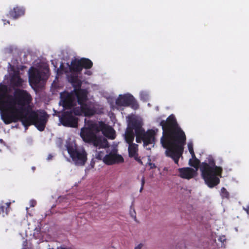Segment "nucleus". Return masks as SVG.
Returning <instances> with one entry per match:
<instances>
[{"label": "nucleus", "mask_w": 249, "mask_h": 249, "mask_svg": "<svg viewBox=\"0 0 249 249\" xmlns=\"http://www.w3.org/2000/svg\"><path fill=\"white\" fill-rule=\"evenodd\" d=\"M67 149L72 160L75 165L78 163V149L76 139L71 136L67 141Z\"/></svg>", "instance_id": "obj_10"}, {"label": "nucleus", "mask_w": 249, "mask_h": 249, "mask_svg": "<svg viewBox=\"0 0 249 249\" xmlns=\"http://www.w3.org/2000/svg\"><path fill=\"white\" fill-rule=\"evenodd\" d=\"M200 163V160L198 159H197L196 156L195 158H192V159H190L189 161V165L191 166L194 167L196 169H198Z\"/></svg>", "instance_id": "obj_21"}, {"label": "nucleus", "mask_w": 249, "mask_h": 249, "mask_svg": "<svg viewBox=\"0 0 249 249\" xmlns=\"http://www.w3.org/2000/svg\"><path fill=\"white\" fill-rule=\"evenodd\" d=\"M245 210L246 211L247 213L249 214V205L248 206H247L246 209H245Z\"/></svg>", "instance_id": "obj_30"}, {"label": "nucleus", "mask_w": 249, "mask_h": 249, "mask_svg": "<svg viewBox=\"0 0 249 249\" xmlns=\"http://www.w3.org/2000/svg\"><path fill=\"white\" fill-rule=\"evenodd\" d=\"M160 124L163 131L160 142L163 147L166 149L165 155L178 164L186 142L185 133L173 114L169 116L166 120H161Z\"/></svg>", "instance_id": "obj_3"}, {"label": "nucleus", "mask_w": 249, "mask_h": 249, "mask_svg": "<svg viewBox=\"0 0 249 249\" xmlns=\"http://www.w3.org/2000/svg\"><path fill=\"white\" fill-rule=\"evenodd\" d=\"M11 203L10 202H9V203H6V205H7L8 207H9Z\"/></svg>", "instance_id": "obj_34"}, {"label": "nucleus", "mask_w": 249, "mask_h": 249, "mask_svg": "<svg viewBox=\"0 0 249 249\" xmlns=\"http://www.w3.org/2000/svg\"><path fill=\"white\" fill-rule=\"evenodd\" d=\"M0 142H2V140L0 139Z\"/></svg>", "instance_id": "obj_35"}, {"label": "nucleus", "mask_w": 249, "mask_h": 249, "mask_svg": "<svg viewBox=\"0 0 249 249\" xmlns=\"http://www.w3.org/2000/svg\"><path fill=\"white\" fill-rule=\"evenodd\" d=\"M221 195L223 197L226 198H228L229 197V193L227 191V189L224 187H222L221 189Z\"/></svg>", "instance_id": "obj_23"}, {"label": "nucleus", "mask_w": 249, "mask_h": 249, "mask_svg": "<svg viewBox=\"0 0 249 249\" xmlns=\"http://www.w3.org/2000/svg\"><path fill=\"white\" fill-rule=\"evenodd\" d=\"M80 136L85 142L91 143L94 146L99 148L104 147V143L107 142L105 139L103 140L101 136H97L90 129L86 128L85 130L82 129Z\"/></svg>", "instance_id": "obj_6"}, {"label": "nucleus", "mask_w": 249, "mask_h": 249, "mask_svg": "<svg viewBox=\"0 0 249 249\" xmlns=\"http://www.w3.org/2000/svg\"><path fill=\"white\" fill-rule=\"evenodd\" d=\"M0 209H1V211L3 212V211H4V207L3 206H1L0 207Z\"/></svg>", "instance_id": "obj_32"}, {"label": "nucleus", "mask_w": 249, "mask_h": 249, "mask_svg": "<svg viewBox=\"0 0 249 249\" xmlns=\"http://www.w3.org/2000/svg\"><path fill=\"white\" fill-rule=\"evenodd\" d=\"M23 82V80L19 76V72L16 71L12 77V83L16 87H20Z\"/></svg>", "instance_id": "obj_18"}, {"label": "nucleus", "mask_w": 249, "mask_h": 249, "mask_svg": "<svg viewBox=\"0 0 249 249\" xmlns=\"http://www.w3.org/2000/svg\"><path fill=\"white\" fill-rule=\"evenodd\" d=\"M128 151L129 157L132 158L138 154V145L136 143H131L128 144Z\"/></svg>", "instance_id": "obj_17"}, {"label": "nucleus", "mask_w": 249, "mask_h": 249, "mask_svg": "<svg viewBox=\"0 0 249 249\" xmlns=\"http://www.w3.org/2000/svg\"><path fill=\"white\" fill-rule=\"evenodd\" d=\"M79 105V116L83 115L90 117L95 113L94 107L91 103H83Z\"/></svg>", "instance_id": "obj_11"}, {"label": "nucleus", "mask_w": 249, "mask_h": 249, "mask_svg": "<svg viewBox=\"0 0 249 249\" xmlns=\"http://www.w3.org/2000/svg\"><path fill=\"white\" fill-rule=\"evenodd\" d=\"M32 100L26 90L17 89L13 95L5 88H0V111L1 117L6 124L20 121L26 129L31 124L43 131L47 121L45 112L30 111L28 107Z\"/></svg>", "instance_id": "obj_1"}, {"label": "nucleus", "mask_w": 249, "mask_h": 249, "mask_svg": "<svg viewBox=\"0 0 249 249\" xmlns=\"http://www.w3.org/2000/svg\"><path fill=\"white\" fill-rule=\"evenodd\" d=\"M82 84V81L81 78H79V104L85 103L88 100V94L89 91L87 89H82L81 88Z\"/></svg>", "instance_id": "obj_16"}, {"label": "nucleus", "mask_w": 249, "mask_h": 249, "mask_svg": "<svg viewBox=\"0 0 249 249\" xmlns=\"http://www.w3.org/2000/svg\"><path fill=\"white\" fill-rule=\"evenodd\" d=\"M92 129L99 132L102 131L103 135L111 139H114L115 137V131L110 126L106 124L103 122H99L98 124L92 125Z\"/></svg>", "instance_id": "obj_9"}, {"label": "nucleus", "mask_w": 249, "mask_h": 249, "mask_svg": "<svg viewBox=\"0 0 249 249\" xmlns=\"http://www.w3.org/2000/svg\"><path fill=\"white\" fill-rule=\"evenodd\" d=\"M52 158V156H51V155H50L48 157V160H51Z\"/></svg>", "instance_id": "obj_31"}, {"label": "nucleus", "mask_w": 249, "mask_h": 249, "mask_svg": "<svg viewBox=\"0 0 249 249\" xmlns=\"http://www.w3.org/2000/svg\"><path fill=\"white\" fill-rule=\"evenodd\" d=\"M149 165L150 166V169L155 168L156 167L155 164L154 163L149 162Z\"/></svg>", "instance_id": "obj_27"}, {"label": "nucleus", "mask_w": 249, "mask_h": 249, "mask_svg": "<svg viewBox=\"0 0 249 249\" xmlns=\"http://www.w3.org/2000/svg\"><path fill=\"white\" fill-rule=\"evenodd\" d=\"M30 84L37 86L42 81L46 80L48 75L45 71H40L35 68H31L29 71Z\"/></svg>", "instance_id": "obj_8"}, {"label": "nucleus", "mask_w": 249, "mask_h": 249, "mask_svg": "<svg viewBox=\"0 0 249 249\" xmlns=\"http://www.w3.org/2000/svg\"><path fill=\"white\" fill-rule=\"evenodd\" d=\"M60 68L66 74L68 82L71 83L73 89L60 93L59 104L69 110L64 112L59 118L60 123L64 126L76 127L78 125V60L71 61V64H67V67L61 65Z\"/></svg>", "instance_id": "obj_2"}, {"label": "nucleus", "mask_w": 249, "mask_h": 249, "mask_svg": "<svg viewBox=\"0 0 249 249\" xmlns=\"http://www.w3.org/2000/svg\"><path fill=\"white\" fill-rule=\"evenodd\" d=\"M84 74L88 76H90L92 74V72L89 69L86 70Z\"/></svg>", "instance_id": "obj_26"}, {"label": "nucleus", "mask_w": 249, "mask_h": 249, "mask_svg": "<svg viewBox=\"0 0 249 249\" xmlns=\"http://www.w3.org/2000/svg\"><path fill=\"white\" fill-rule=\"evenodd\" d=\"M136 121H139L137 119L132 120L127 127L124 134V139L126 143L128 144L133 143L135 135V128L133 125V122Z\"/></svg>", "instance_id": "obj_12"}, {"label": "nucleus", "mask_w": 249, "mask_h": 249, "mask_svg": "<svg viewBox=\"0 0 249 249\" xmlns=\"http://www.w3.org/2000/svg\"><path fill=\"white\" fill-rule=\"evenodd\" d=\"M124 159L121 155L112 153L106 155L103 159L104 162L107 165L122 163L124 162Z\"/></svg>", "instance_id": "obj_13"}, {"label": "nucleus", "mask_w": 249, "mask_h": 249, "mask_svg": "<svg viewBox=\"0 0 249 249\" xmlns=\"http://www.w3.org/2000/svg\"><path fill=\"white\" fill-rule=\"evenodd\" d=\"M87 153L85 151H80L79 150V165H84L86 163L87 158Z\"/></svg>", "instance_id": "obj_19"}, {"label": "nucleus", "mask_w": 249, "mask_h": 249, "mask_svg": "<svg viewBox=\"0 0 249 249\" xmlns=\"http://www.w3.org/2000/svg\"><path fill=\"white\" fill-rule=\"evenodd\" d=\"M116 105L119 107L130 106L134 109L139 107V105L134 97L129 94L120 95L116 100Z\"/></svg>", "instance_id": "obj_7"}, {"label": "nucleus", "mask_w": 249, "mask_h": 249, "mask_svg": "<svg viewBox=\"0 0 249 249\" xmlns=\"http://www.w3.org/2000/svg\"><path fill=\"white\" fill-rule=\"evenodd\" d=\"M144 184H145V178L144 176H143L141 179V188L140 190V192H142V191L143 190Z\"/></svg>", "instance_id": "obj_24"}, {"label": "nucleus", "mask_w": 249, "mask_h": 249, "mask_svg": "<svg viewBox=\"0 0 249 249\" xmlns=\"http://www.w3.org/2000/svg\"><path fill=\"white\" fill-rule=\"evenodd\" d=\"M142 246V244H140L137 247H136L134 249H141Z\"/></svg>", "instance_id": "obj_29"}, {"label": "nucleus", "mask_w": 249, "mask_h": 249, "mask_svg": "<svg viewBox=\"0 0 249 249\" xmlns=\"http://www.w3.org/2000/svg\"><path fill=\"white\" fill-rule=\"evenodd\" d=\"M132 158H134V159L138 162V163H139L140 164H141V165H142V161L140 157H138V154L135 156L134 157H133Z\"/></svg>", "instance_id": "obj_25"}, {"label": "nucleus", "mask_w": 249, "mask_h": 249, "mask_svg": "<svg viewBox=\"0 0 249 249\" xmlns=\"http://www.w3.org/2000/svg\"><path fill=\"white\" fill-rule=\"evenodd\" d=\"M30 204H31V207H34L36 205V201H35L34 200H32L30 201Z\"/></svg>", "instance_id": "obj_28"}, {"label": "nucleus", "mask_w": 249, "mask_h": 249, "mask_svg": "<svg viewBox=\"0 0 249 249\" xmlns=\"http://www.w3.org/2000/svg\"><path fill=\"white\" fill-rule=\"evenodd\" d=\"M92 66L93 63L89 59L85 57L79 59V78H80V75L83 69H90Z\"/></svg>", "instance_id": "obj_14"}, {"label": "nucleus", "mask_w": 249, "mask_h": 249, "mask_svg": "<svg viewBox=\"0 0 249 249\" xmlns=\"http://www.w3.org/2000/svg\"><path fill=\"white\" fill-rule=\"evenodd\" d=\"M178 171L180 177L186 179H190L193 178L195 174V170L189 167L179 168Z\"/></svg>", "instance_id": "obj_15"}, {"label": "nucleus", "mask_w": 249, "mask_h": 249, "mask_svg": "<svg viewBox=\"0 0 249 249\" xmlns=\"http://www.w3.org/2000/svg\"><path fill=\"white\" fill-rule=\"evenodd\" d=\"M200 169L203 178L210 188H213L219 183V177H221L223 169L215 165V160L213 157H209L208 163L202 162Z\"/></svg>", "instance_id": "obj_4"}, {"label": "nucleus", "mask_w": 249, "mask_h": 249, "mask_svg": "<svg viewBox=\"0 0 249 249\" xmlns=\"http://www.w3.org/2000/svg\"><path fill=\"white\" fill-rule=\"evenodd\" d=\"M131 216L132 217H134V219H135V220H136V215L135 214L134 215H133V214L131 215Z\"/></svg>", "instance_id": "obj_33"}, {"label": "nucleus", "mask_w": 249, "mask_h": 249, "mask_svg": "<svg viewBox=\"0 0 249 249\" xmlns=\"http://www.w3.org/2000/svg\"><path fill=\"white\" fill-rule=\"evenodd\" d=\"M188 148L190 153L192 156V158H195V154L194 151L193 144L192 142H189L188 143Z\"/></svg>", "instance_id": "obj_22"}, {"label": "nucleus", "mask_w": 249, "mask_h": 249, "mask_svg": "<svg viewBox=\"0 0 249 249\" xmlns=\"http://www.w3.org/2000/svg\"><path fill=\"white\" fill-rule=\"evenodd\" d=\"M24 13V11L23 9H18V8H14L13 11H12L10 12L11 16H12L14 18H18L19 16L23 15Z\"/></svg>", "instance_id": "obj_20"}, {"label": "nucleus", "mask_w": 249, "mask_h": 249, "mask_svg": "<svg viewBox=\"0 0 249 249\" xmlns=\"http://www.w3.org/2000/svg\"><path fill=\"white\" fill-rule=\"evenodd\" d=\"M133 125L135 128L136 141L137 143L143 142L144 147L155 144L156 134L155 130L151 129L145 131L140 121H134Z\"/></svg>", "instance_id": "obj_5"}]
</instances>
